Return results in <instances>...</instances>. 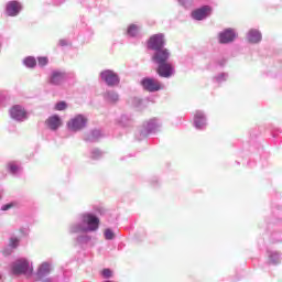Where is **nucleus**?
<instances>
[{"mask_svg": "<svg viewBox=\"0 0 282 282\" xmlns=\"http://www.w3.org/2000/svg\"><path fill=\"white\" fill-rule=\"evenodd\" d=\"M141 87L150 94H155V91L162 89V84L153 77H144L141 79Z\"/></svg>", "mask_w": 282, "mask_h": 282, "instance_id": "nucleus-11", "label": "nucleus"}, {"mask_svg": "<svg viewBox=\"0 0 282 282\" xmlns=\"http://www.w3.org/2000/svg\"><path fill=\"white\" fill-rule=\"evenodd\" d=\"M183 8H188L191 6V0H177Z\"/></svg>", "mask_w": 282, "mask_h": 282, "instance_id": "nucleus-37", "label": "nucleus"}, {"mask_svg": "<svg viewBox=\"0 0 282 282\" xmlns=\"http://www.w3.org/2000/svg\"><path fill=\"white\" fill-rule=\"evenodd\" d=\"M104 237H105L106 241H113V239H116V234L113 232V230L111 228H107L104 231Z\"/></svg>", "mask_w": 282, "mask_h": 282, "instance_id": "nucleus-30", "label": "nucleus"}, {"mask_svg": "<svg viewBox=\"0 0 282 282\" xmlns=\"http://www.w3.org/2000/svg\"><path fill=\"white\" fill-rule=\"evenodd\" d=\"M166 41L164 40L163 33H156L150 36L148 40V50H151L152 52H155L158 50L165 48Z\"/></svg>", "mask_w": 282, "mask_h": 282, "instance_id": "nucleus-9", "label": "nucleus"}, {"mask_svg": "<svg viewBox=\"0 0 282 282\" xmlns=\"http://www.w3.org/2000/svg\"><path fill=\"white\" fill-rule=\"evenodd\" d=\"M37 65L42 68L47 67V65H50V58H47V56L37 57Z\"/></svg>", "mask_w": 282, "mask_h": 282, "instance_id": "nucleus-32", "label": "nucleus"}, {"mask_svg": "<svg viewBox=\"0 0 282 282\" xmlns=\"http://www.w3.org/2000/svg\"><path fill=\"white\" fill-rule=\"evenodd\" d=\"M46 127H48L51 131H58V129L63 127V119H61L58 115H53L46 119Z\"/></svg>", "mask_w": 282, "mask_h": 282, "instance_id": "nucleus-18", "label": "nucleus"}, {"mask_svg": "<svg viewBox=\"0 0 282 282\" xmlns=\"http://www.w3.org/2000/svg\"><path fill=\"white\" fill-rule=\"evenodd\" d=\"M237 36H239V34L236 29H224L218 33V43H220V45H230V43H235V41H237Z\"/></svg>", "mask_w": 282, "mask_h": 282, "instance_id": "nucleus-7", "label": "nucleus"}, {"mask_svg": "<svg viewBox=\"0 0 282 282\" xmlns=\"http://www.w3.org/2000/svg\"><path fill=\"white\" fill-rule=\"evenodd\" d=\"M214 80L215 83H218V85H221V83H226V80H228V73H220L216 75Z\"/></svg>", "mask_w": 282, "mask_h": 282, "instance_id": "nucleus-31", "label": "nucleus"}, {"mask_svg": "<svg viewBox=\"0 0 282 282\" xmlns=\"http://www.w3.org/2000/svg\"><path fill=\"white\" fill-rule=\"evenodd\" d=\"M69 78V75L63 68L52 69L48 75V85H53L54 87H61Z\"/></svg>", "mask_w": 282, "mask_h": 282, "instance_id": "nucleus-6", "label": "nucleus"}, {"mask_svg": "<svg viewBox=\"0 0 282 282\" xmlns=\"http://www.w3.org/2000/svg\"><path fill=\"white\" fill-rule=\"evenodd\" d=\"M53 265L52 262L45 261L42 262L36 271V281L37 282H57L54 278H47L48 274H52Z\"/></svg>", "mask_w": 282, "mask_h": 282, "instance_id": "nucleus-5", "label": "nucleus"}, {"mask_svg": "<svg viewBox=\"0 0 282 282\" xmlns=\"http://www.w3.org/2000/svg\"><path fill=\"white\" fill-rule=\"evenodd\" d=\"M104 99L106 102H109V105H116L117 102H120V94L116 90H106L104 93Z\"/></svg>", "mask_w": 282, "mask_h": 282, "instance_id": "nucleus-19", "label": "nucleus"}, {"mask_svg": "<svg viewBox=\"0 0 282 282\" xmlns=\"http://www.w3.org/2000/svg\"><path fill=\"white\" fill-rule=\"evenodd\" d=\"M162 129V121L158 118L149 119L148 121L143 122L142 127L135 134V140L141 142V140H147L149 135H155V133H160Z\"/></svg>", "mask_w": 282, "mask_h": 282, "instance_id": "nucleus-2", "label": "nucleus"}, {"mask_svg": "<svg viewBox=\"0 0 282 282\" xmlns=\"http://www.w3.org/2000/svg\"><path fill=\"white\" fill-rule=\"evenodd\" d=\"M58 45L59 47H68V45H72V41H69L68 39H61L58 41Z\"/></svg>", "mask_w": 282, "mask_h": 282, "instance_id": "nucleus-35", "label": "nucleus"}, {"mask_svg": "<svg viewBox=\"0 0 282 282\" xmlns=\"http://www.w3.org/2000/svg\"><path fill=\"white\" fill-rule=\"evenodd\" d=\"M101 276L104 279H111L113 276V271H111V269H104L101 271Z\"/></svg>", "mask_w": 282, "mask_h": 282, "instance_id": "nucleus-34", "label": "nucleus"}, {"mask_svg": "<svg viewBox=\"0 0 282 282\" xmlns=\"http://www.w3.org/2000/svg\"><path fill=\"white\" fill-rule=\"evenodd\" d=\"M15 204L14 203H8L6 205L1 206V210H10V208H14Z\"/></svg>", "mask_w": 282, "mask_h": 282, "instance_id": "nucleus-36", "label": "nucleus"}, {"mask_svg": "<svg viewBox=\"0 0 282 282\" xmlns=\"http://www.w3.org/2000/svg\"><path fill=\"white\" fill-rule=\"evenodd\" d=\"M88 122L89 119H87V116L79 113L70 118L67 121L66 127L72 133H78L79 131H83V129H87Z\"/></svg>", "mask_w": 282, "mask_h": 282, "instance_id": "nucleus-3", "label": "nucleus"}, {"mask_svg": "<svg viewBox=\"0 0 282 282\" xmlns=\"http://www.w3.org/2000/svg\"><path fill=\"white\" fill-rule=\"evenodd\" d=\"M171 58V51L169 48H159L152 54L151 61L154 65H162L169 63Z\"/></svg>", "mask_w": 282, "mask_h": 282, "instance_id": "nucleus-10", "label": "nucleus"}, {"mask_svg": "<svg viewBox=\"0 0 282 282\" xmlns=\"http://www.w3.org/2000/svg\"><path fill=\"white\" fill-rule=\"evenodd\" d=\"M207 119L206 113L202 110H196L194 113V127L195 129L203 130L206 129Z\"/></svg>", "mask_w": 282, "mask_h": 282, "instance_id": "nucleus-17", "label": "nucleus"}, {"mask_svg": "<svg viewBox=\"0 0 282 282\" xmlns=\"http://www.w3.org/2000/svg\"><path fill=\"white\" fill-rule=\"evenodd\" d=\"M9 113L12 118V120H15L17 122H23L28 120V111H25V108L21 105H15L13 106L10 110Z\"/></svg>", "mask_w": 282, "mask_h": 282, "instance_id": "nucleus-13", "label": "nucleus"}, {"mask_svg": "<svg viewBox=\"0 0 282 282\" xmlns=\"http://www.w3.org/2000/svg\"><path fill=\"white\" fill-rule=\"evenodd\" d=\"M22 64L24 65V67H26L28 69H34V67H36V57L34 56H28L22 61Z\"/></svg>", "mask_w": 282, "mask_h": 282, "instance_id": "nucleus-27", "label": "nucleus"}, {"mask_svg": "<svg viewBox=\"0 0 282 282\" xmlns=\"http://www.w3.org/2000/svg\"><path fill=\"white\" fill-rule=\"evenodd\" d=\"M100 228V218L93 212H84L77 215V219L68 225V235L80 232H97Z\"/></svg>", "mask_w": 282, "mask_h": 282, "instance_id": "nucleus-1", "label": "nucleus"}, {"mask_svg": "<svg viewBox=\"0 0 282 282\" xmlns=\"http://www.w3.org/2000/svg\"><path fill=\"white\" fill-rule=\"evenodd\" d=\"M140 32H142V25L132 23L128 25L126 34L130 39H138V36H140Z\"/></svg>", "mask_w": 282, "mask_h": 282, "instance_id": "nucleus-21", "label": "nucleus"}, {"mask_svg": "<svg viewBox=\"0 0 282 282\" xmlns=\"http://www.w3.org/2000/svg\"><path fill=\"white\" fill-rule=\"evenodd\" d=\"M7 169L11 175L14 177H19V175L22 173L21 164L17 161H11L7 164Z\"/></svg>", "mask_w": 282, "mask_h": 282, "instance_id": "nucleus-22", "label": "nucleus"}, {"mask_svg": "<svg viewBox=\"0 0 282 282\" xmlns=\"http://www.w3.org/2000/svg\"><path fill=\"white\" fill-rule=\"evenodd\" d=\"M20 241L21 240H19V238L11 237L8 247L2 250V254H4V257H9V254H11L13 250H17V248H19Z\"/></svg>", "mask_w": 282, "mask_h": 282, "instance_id": "nucleus-20", "label": "nucleus"}, {"mask_svg": "<svg viewBox=\"0 0 282 282\" xmlns=\"http://www.w3.org/2000/svg\"><path fill=\"white\" fill-rule=\"evenodd\" d=\"M0 281H1V274H0Z\"/></svg>", "mask_w": 282, "mask_h": 282, "instance_id": "nucleus-40", "label": "nucleus"}, {"mask_svg": "<svg viewBox=\"0 0 282 282\" xmlns=\"http://www.w3.org/2000/svg\"><path fill=\"white\" fill-rule=\"evenodd\" d=\"M104 155H105V153L98 148H94L89 152V159L90 160H101V158Z\"/></svg>", "mask_w": 282, "mask_h": 282, "instance_id": "nucleus-28", "label": "nucleus"}, {"mask_svg": "<svg viewBox=\"0 0 282 282\" xmlns=\"http://www.w3.org/2000/svg\"><path fill=\"white\" fill-rule=\"evenodd\" d=\"M21 10H23V6L19 1H10L7 3L6 12L8 17H19Z\"/></svg>", "mask_w": 282, "mask_h": 282, "instance_id": "nucleus-16", "label": "nucleus"}, {"mask_svg": "<svg viewBox=\"0 0 282 282\" xmlns=\"http://www.w3.org/2000/svg\"><path fill=\"white\" fill-rule=\"evenodd\" d=\"M99 76L108 87H118L120 85V76L111 69L102 70Z\"/></svg>", "mask_w": 282, "mask_h": 282, "instance_id": "nucleus-8", "label": "nucleus"}, {"mask_svg": "<svg viewBox=\"0 0 282 282\" xmlns=\"http://www.w3.org/2000/svg\"><path fill=\"white\" fill-rule=\"evenodd\" d=\"M78 236L75 238V242L77 246H87L91 241V236L87 232L77 234Z\"/></svg>", "mask_w": 282, "mask_h": 282, "instance_id": "nucleus-24", "label": "nucleus"}, {"mask_svg": "<svg viewBox=\"0 0 282 282\" xmlns=\"http://www.w3.org/2000/svg\"><path fill=\"white\" fill-rule=\"evenodd\" d=\"M117 122L119 127H131L133 119L131 118V116L121 115L120 118L117 119Z\"/></svg>", "mask_w": 282, "mask_h": 282, "instance_id": "nucleus-26", "label": "nucleus"}, {"mask_svg": "<svg viewBox=\"0 0 282 282\" xmlns=\"http://www.w3.org/2000/svg\"><path fill=\"white\" fill-rule=\"evenodd\" d=\"M246 41L250 43V45H259V43L263 41V34L259 29H250L246 33Z\"/></svg>", "mask_w": 282, "mask_h": 282, "instance_id": "nucleus-14", "label": "nucleus"}, {"mask_svg": "<svg viewBox=\"0 0 282 282\" xmlns=\"http://www.w3.org/2000/svg\"><path fill=\"white\" fill-rule=\"evenodd\" d=\"M55 111H65V109H67V102L65 101H58L55 107H54Z\"/></svg>", "mask_w": 282, "mask_h": 282, "instance_id": "nucleus-33", "label": "nucleus"}, {"mask_svg": "<svg viewBox=\"0 0 282 282\" xmlns=\"http://www.w3.org/2000/svg\"><path fill=\"white\" fill-rule=\"evenodd\" d=\"M224 65H226V59H223V62L220 63L221 67H224Z\"/></svg>", "mask_w": 282, "mask_h": 282, "instance_id": "nucleus-39", "label": "nucleus"}, {"mask_svg": "<svg viewBox=\"0 0 282 282\" xmlns=\"http://www.w3.org/2000/svg\"><path fill=\"white\" fill-rule=\"evenodd\" d=\"M210 14H213V7L210 6H203L194 11H192V19H194V21H204L206 19H208V17H210Z\"/></svg>", "mask_w": 282, "mask_h": 282, "instance_id": "nucleus-12", "label": "nucleus"}, {"mask_svg": "<svg viewBox=\"0 0 282 282\" xmlns=\"http://www.w3.org/2000/svg\"><path fill=\"white\" fill-rule=\"evenodd\" d=\"M142 99L140 97H132L129 100V104L135 109H142Z\"/></svg>", "mask_w": 282, "mask_h": 282, "instance_id": "nucleus-29", "label": "nucleus"}, {"mask_svg": "<svg viewBox=\"0 0 282 282\" xmlns=\"http://www.w3.org/2000/svg\"><path fill=\"white\" fill-rule=\"evenodd\" d=\"M268 257L269 263H271V265H279V263L282 261V257L279 251H268Z\"/></svg>", "mask_w": 282, "mask_h": 282, "instance_id": "nucleus-25", "label": "nucleus"}, {"mask_svg": "<svg viewBox=\"0 0 282 282\" xmlns=\"http://www.w3.org/2000/svg\"><path fill=\"white\" fill-rule=\"evenodd\" d=\"M32 264L25 258L15 260L11 264L12 274H25V276L32 275Z\"/></svg>", "mask_w": 282, "mask_h": 282, "instance_id": "nucleus-4", "label": "nucleus"}, {"mask_svg": "<svg viewBox=\"0 0 282 282\" xmlns=\"http://www.w3.org/2000/svg\"><path fill=\"white\" fill-rule=\"evenodd\" d=\"M100 138H102V132L98 129L91 130L84 135L85 142H98Z\"/></svg>", "mask_w": 282, "mask_h": 282, "instance_id": "nucleus-23", "label": "nucleus"}, {"mask_svg": "<svg viewBox=\"0 0 282 282\" xmlns=\"http://www.w3.org/2000/svg\"><path fill=\"white\" fill-rule=\"evenodd\" d=\"M156 74H159L160 78H171L175 74V68L169 62L158 64Z\"/></svg>", "mask_w": 282, "mask_h": 282, "instance_id": "nucleus-15", "label": "nucleus"}, {"mask_svg": "<svg viewBox=\"0 0 282 282\" xmlns=\"http://www.w3.org/2000/svg\"><path fill=\"white\" fill-rule=\"evenodd\" d=\"M65 3V0H51L52 6H63Z\"/></svg>", "mask_w": 282, "mask_h": 282, "instance_id": "nucleus-38", "label": "nucleus"}]
</instances>
